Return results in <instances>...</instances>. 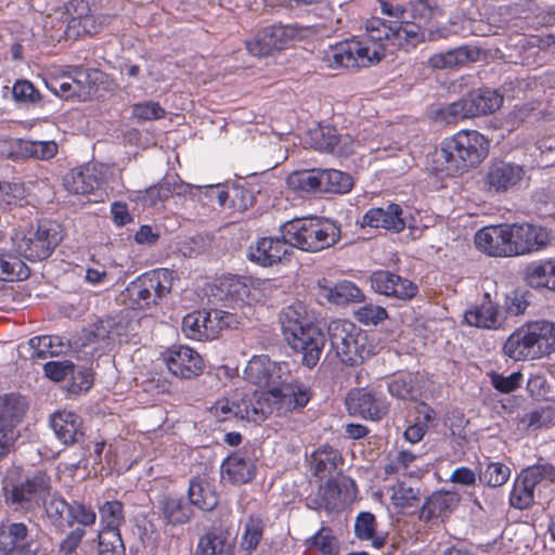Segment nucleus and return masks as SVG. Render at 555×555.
<instances>
[{
  "label": "nucleus",
  "instance_id": "nucleus-1",
  "mask_svg": "<svg viewBox=\"0 0 555 555\" xmlns=\"http://www.w3.org/2000/svg\"><path fill=\"white\" fill-rule=\"evenodd\" d=\"M417 22H386L379 17L366 21L365 34L360 39L341 41L330 47L323 57L328 68H359L370 66L390 48L409 50L425 39Z\"/></svg>",
  "mask_w": 555,
  "mask_h": 555
},
{
  "label": "nucleus",
  "instance_id": "nucleus-2",
  "mask_svg": "<svg viewBox=\"0 0 555 555\" xmlns=\"http://www.w3.org/2000/svg\"><path fill=\"white\" fill-rule=\"evenodd\" d=\"M489 142L476 130H462L444 139L433 154L434 169L456 176L478 166L488 155Z\"/></svg>",
  "mask_w": 555,
  "mask_h": 555
},
{
  "label": "nucleus",
  "instance_id": "nucleus-3",
  "mask_svg": "<svg viewBox=\"0 0 555 555\" xmlns=\"http://www.w3.org/2000/svg\"><path fill=\"white\" fill-rule=\"evenodd\" d=\"M282 331L288 345L302 353V363L309 369L314 367L320 360L325 337L321 328L310 321L302 304H294L286 309Z\"/></svg>",
  "mask_w": 555,
  "mask_h": 555
},
{
  "label": "nucleus",
  "instance_id": "nucleus-4",
  "mask_svg": "<svg viewBox=\"0 0 555 555\" xmlns=\"http://www.w3.org/2000/svg\"><path fill=\"white\" fill-rule=\"evenodd\" d=\"M504 353L516 361L540 359L555 352V322H529L506 339Z\"/></svg>",
  "mask_w": 555,
  "mask_h": 555
},
{
  "label": "nucleus",
  "instance_id": "nucleus-5",
  "mask_svg": "<svg viewBox=\"0 0 555 555\" xmlns=\"http://www.w3.org/2000/svg\"><path fill=\"white\" fill-rule=\"evenodd\" d=\"M282 232L292 247L318 253L334 246L340 240V227L327 219L304 218L286 222Z\"/></svg>",
  "mask_w": 555,
  "mask_h": 555
},
{
  "label": "nucleus",
  "instance_id": "nucleus-6",
  "mask_svg": "<svg viewBox=\"0 0 555 555\" xmlns=\"http://www.w3.org/2000/svg\"><path fill=\"white\" fill-rule=\"evenodd\" d=\"M330 344L336 357L345 364L363 363L374 352L365 331L347 320H334L327 327Z\"/></svg>",
  "mask_w": 555,
  "mask_h": 555
},
{
  "label": "nucleus",
  "instance_id": "nucleus-7",
  "mask_svg": "<svg viewBox=\"0 0 555 555\" xmlns=\"http://www.w3.org/2000/svg\"><path fill=\"white\" fill-rule=\"evenodd\" d=\"M51 490V477L43 470H35L7 483L5 502L14 511L34 512L46 505Z\"/></svg>",
  "mask_w": 555,
  "mask_h": 555
},
{
  "label": "nucleus",
  "instance_id": "nucleus-8",
  "mask_svg": "<svg viewBox=\"0 0 555 555\" xmlns=\"http://www.w3.org/2000/svg\"><path fill=\"white\" fill-rule=\"evenodd\" d=\"M13 250L29 261L47 259L59 245L62 236L59 225L49 221H41L37 228L18 230L12 236Z\"/></svg>",
  "mask_w": 555,
  "mask_h": 555
},
{
  "label": "nucleus",
  "instance_id": "nucleus-9",
  "mask_svg": "<svg viewBox=\"0 0 555 555\" xmlns=\"http://www.w3.org/2000/svg\"><path fill=\"white\" fill-rule=\"evenodd\" d=\"M172 280V272L168 269L145 272L131 282L127 288L131 302L139 309L156 306L163 297L170 293Z\"/></svg>",
  "mask_w": 555,
  "mask_h": 555
},
{
  "label": "nucleus",
  "instance_id": "nucleus-10",
  "mask_svg": "<svg viewBox=\"0 0 555 555\" xmlns=\"http://www.w3.org/2000/svg\"><path fill=\"white\" fill-rule=\"evenodd\" d=\"M309 31V27L298 24L271 25L259 30L254 39L247 42V50L256 56L268 55L288 48L297 40H302Z\"/></svg>",
  "mask_w": 555,
  "mask_h": 555
},
{
  "label": "nucleus",
  "instance_id": "nucleus-11",
  "mask_svg": "<svg viewBox=\"0 0 555 555\" xmlns=\"http://www.w3.org/2000/svg\"><path fill=\"white\" fill-rule=\"evenodd\" d=\"M210 411L221 422L241 418L260 423L267 418L269 405L262 400H257L255 391L251 395L235 392L231 398L218 400Z\"/></svg>",
  "mask_w": 555,
  "mask_h": 555
},
{
  "label": "nucleus",
  "instance_id": "nucleus-12",
  "mask_svg": "<svg viewBox=\"0 0 555 555\" xmlns=\"http://www.w3.org/2000/svg\"><path fill=\"white\" fill-rule=\"evenodd\" d=\"M255 398L268 403V415L273 411H276L279 415H284L305 408L310 400V391L304 385L288 382L287 377L283 376L281 383L270 390L255 391Z\"/></svg>",
  "mask_w": 555,
  "mask_h": 555
},
{
  "label": "nucleus",
  "instance_id": "nucleus-13",
  "mask_svg": "<svg viewBox=\"0 0 555 555\" xmlns=\"http://www.w3.org/2000/svg\"><path fill=\"white\" fill-rule=\"evenodd\" d=\"M0 555H47L41 541L25 522L0 525Z\"/></svg>",
  "mask_w": 555,
  "mask_h": 555
},
{
  "label": "nucleus",
  "instance_id": "nucleus-14",
  "mask_svg": "<svg viewBox=\"0 0 555 555\" xmlns=\"http://www.w3.org/2000/svg\"><path fill=\"white\" fill-rule=\"evenodd\" d=\"M508 257L531 254L550 244L546 229L531 223L505 224Z\"/></svg>",
  "mask_w": 555,
  "mask_h": 555
},
{
  "label": "nucleus",
  "instance_id": "nucleus-15",
  "mask_svg": "<svg viewBox=\"0 0 555 555\" xmlns=\"http://www.w3.org/2000/svg\"><path fill=\"white\" fill-rule=\"evenodd\" d=\"M27 401L24 397L10 393L0 397V455H8L15 436L14 427L22 422Z\"/></svg>",
  "mask_w": 555,
  "mask_h": 555
},
{
  "label": "nucleus",
  "instance_id": "nucleus-16",
  "mask_svg": "<svg viewBox=\"0 0 555 555\" xmlns=\"http://www.w3.org/2000/svg\"><path fill=\"white\" fill-rule=\"evenodd\" d=\"M346 405L351 415L378 421L388 412L385 397L375 390L360 388L348 392Z\"/></svg>",
  "mask_w": 555,
  "mask_h": 555
},
{
  "label": "nucleus",
  "instance_id": "nucleus-17",
  "mask_svg": "<svg viewBox=\"0 0 555 555\" xmlns=\"http://www.w3.org/2000/svg\"><path fill=\"white\" fill-rule=\"evenodd\" d=\"M168 370L178 377L192 378L203 371L202 357L188 346H172L163 353Z\"/></svg>",
  "mask_w": 555,
  "mask_h": 555
},
{
  "label": "nucleus",
  "instance_id": "nucleus-18",
  "mask_svg": "<svg viewBox=\"0 0 555 555\" xmlns=\"http://www.w3.org/2000/svg\"><path fill=\"white\" fill-rule=\"evenodd\" d=\"M284 367L285 364L273 362L268 356H255L248 361L244 370V378L254 385L270 390L278 383H281L284 376Z\"/></svg>",
  "mask_w": 555,
  "mask_h": 555
},
{
  "label": "nucleus",
  "instance_id": "nucleus-19",
  "mask_svg": "<svg viewBox=\"0 0 555 555\" xmlns=\"http://www.w3.org/2000/svg\"><path fill=\"white\" fill-rule=\"evenodd\" d=\"M370 282L376 293L401 300H410L417 293V286L412 281L386 270L373 272Z\"/></svg>",
  "mask_w": 555,
  "mask_h": 555
},
{
  "label": "nucleus",
  "instance_id": "nucleus-20",
  "mask_svg": "<svg viewBox=\"0 0 555 555\" xmlns=\"http://www.w3.org/2000/svg\"><path fill=\"white\" fill-rule=\"evenodd\" d=\"M282 234H284L282 232ZM293 247L286 242L284 235L279 237H262L248 250V259L259 266L270 267L282 261Z\"/></svg>",
  "mask_w": 555,
  "mask_h": 555
},
{
  "label": "nucleus",
  "instance_id": "nucleus-21",
  "mask_svg": "<svg viewBox=\"0 0 555 555\" xmlns=\"http://www.w3.org/2000/svg\"><path fill=\"white\" fill-rule=\"evenodd\" d=\"M423 459L422 452H416L413 447L398 448L390 452L384 465V474L388 476H409L420 478L423 470L420 468L418 463Z\"/></svg>",
  "mask_w": 555,
  "mask_h": 555
},
{
  "label": "nucleus",
  "instance_id": "nucleus-22",
  "mask_svg": "<svg viewBox=\"0 0 555 555\" xmlns=\"http://www.w3.org/2000/svg\"><path fill=\"white\" fill-rule=\"evenodd\" d=\"M50 426L57 439L64 444L79 442L83 436L82 420L72 411H57L50 417Z\"/></svg>",
  "mask_w": 555,
  "mask_h": 555
},
{
  "label": "nucleus",
  "instance_id": "nucleus-23",
  "mask_svg": "<svg viewBox=\"0 0 555 555\" xmlns=\"http://www.w3.org/2000/svg\"><path fill=\"white\" fill-rule=\"evenodd\" d=\"M402 214L403 210L398 204H388L386 207H374L364 214L362 225L376 229L382 228L399 233L405 228Z\"/></svg>",
  "mask_w": 555,
  "mask_h": 555
},
{
  "label": "nucleus",
  "instance_id": "nucleus-24",
  "mask_svg": "<svg viewBox=\"0 0 555 555\" xmlns=\"http://www.w3.org/2000/svg\"><path fill=\"white\" fill-rule=\"evenodd\" d=\"M524 176L525 169L522 166L498 162L489 168L486 180L490 189L496 192H506L515 188L524 179Z\"/></svg>",
  "mask_w": 555,
  "mask_h": 555
},
{
  "label": "nucleus",
  "instance_id": "nucleus-25",
  "mask_svg": "<svg viewBox=\"0 0 555 555\" xmlns=\"http://www.w3.org/2000/svg\"><path fill=\"white\" fill-rule=\"evenodd\" d=\"M243 314L244 317L235 312L223 311L218 309L203 311V340L216 339L223 330L236 328L240 324L243 323V319L247 318L246 313Z\"/></svg>",
  "mask_w": 555,
  "mask_h": 555
},
{
  "label": "nucleus",
  "instance_id": "nucleus-26",
  "mask_svg": "<svg viewBox=\"0 0 555 555\" xmlns=\"http://www.w3.org/2000/svg\"><path fill=\"white\" fill-rule=\"evenodd\" d=\"M256 474L254 461L240 452L228 456L221 465V477L224 481L232 485H243L249 482Z\"/></svg>",
  "mask_w": 555,
  "mask_h": 555
},
{
  "label": "nucleus",
  "instance_id": "nucleus-27",
  "mask_svg": "<svg viewBox=\"0 0 555 555\" xmlns=\"http://www.w3.org/2000/svg\"><path fill=\"white\" fill-rule=\"evenodd\" d=\"M505 224L480 229L475 235L476 247L494 257H508Z\"/></svg>",
  "mask_w": 555,
  "mask_h": 555
},
{
  "label": "nucleus",
  "instance_id": "nucleus-28",
  "mask_svg": "<svg viewBox=\"0 0 555 555\" xmlns=\"http://www.w3.org/2000/svg\"><path fill=\"white\" fill-rule=\"evenodd\" d=\"M460 495L452 491H436L424 502L420 519L422 521H433L435 519L447 517L457 506Z\"/></svg>",
  "mask_w": 555,
  "mask_h": 555
},
{
  "label": "nucleus",
  "instance_id": "nucleus-29",
  "mask_svg": "<svg viewBox=\"0 0 555 555\" xmlns=\"http://www.w3.org/2000/svg\"><path fill=\"white\" fill-rule=\"evenodd\" d=\"M465 322L479 328L496 330L503 324V317L499 307L485 294V301L468 309L464 314Z\"/></svg>",
  "mask_w": 555,
  "mask_h": 555
},
{
  "label": "nucleus",
  "instance_id": "nucleus-30",
  "mask_svg": "<svg viewBox=\"0 0 555 555\" xmlns=\"http://www.w3.org/2000/svg\"><path fill=\"white\" fill-rule=\"evenodd\" d=\"M319 296L334 305H346L351 301H360L363 297L359 287L350 281H340L331 285L326 279L318 282Z\"/></svg>",
  "mask_w": 555,
  "mask_h": 555
},
{
  "label": "nucleus",
  "instance_id": "nucleus-31",
  "mask_svg": "<svg viewBox=\"0 0 555 555\" xmlns=\"http://www.w3.org/2000/svg\"><path fill=\"white\" fill-rule=\"evenodd\" d=\"M67 192L76 195H87L99 189L100 180L91 165L72 169L63 180Z\"/></svg>",
  "mask_w": 555,
  "mask_h": 555
},
{
  "label": "nucleus",
  "instance_id": "nucleus-32",
  "mask_svg": "<svg viewBox=\"0 0 555 555\" xmlns=\"http://www.w3.org/2000/svg\"><path fill=\"white\" fill-rule=\"evenodd\" d=\"M524 278L532 288H547L555 292V259L529 263L525 269Z\"/></svg>",
  "mask_w": 555,
  "mask_h": 555
},
{
  "label": "nucleus",
  "instance_id": "nucleus-33",
  "mask_svg": "<svg viewBox=\"0 0 555 555\" xmlns=\"http://www.w3.org/2000/svg\"><path fill=\"white\" fill-rule=\"evenodd\" d=\"M320 139L317 146L320 151L328 152L337 155H349L354 153L359 141H353L349 135H338L337 130L333 127H321L319 132Z\"/></svg>",
  "mask_w": 555,
  "mask_h": 555
},
{
  "label": "nucleus",
  "instance_id": "nucleus-34",
  "mask_svg": "<svg viewBox=\"0 0 555 555\" xmlns=\"http://www.w3.org/2000/svg\"><path fill=\"white\" fill-rule=\"evenodd\" d=\"M159 511L164 520L173 526L188 522L193 513L190 504L176 494L163 495L159 500Z\"/></svg>",
  "mask_w": 555,
  "mask_h": 555
},
{
  "label": "nucleus",
  "instance_id": "nucleus-35",
  "mask_svg": "<svg viewBox=\"0 0 555 555\" xmlns=\"http://www.w3.org/2000/svg\"><path fill=\"white\" fill-rule=\"evenodd\" d=\"M465 99L474 117L491 114L503 104V96L489 88L473 90L465 95Z\"/></svg>",
  "mask_w": 555,
  "mask_h": 555
},
{
  "label": "nucleus",
  "instance_id": "nucleus-36",
  "mask_svg": "<svg viewBox=\"0 0 555 555\" xmlns=\"http://www.w3.org/2000/svg\"><path fill=\"white\" fill-rule=\"evenodd\" d=\"M233 547L228 532L214 529L198 540L194 555H233Z\"/></svg>",
  "mask_w": 555,
  "mask_h": 555
},
{
  "label": "nucleus",
  "instance_id": "nucleus-37",
  "mask_svg": "<svg viewBox=\"0 0 555 555\" xmlns=\"http://www.w3.org/2000/svg\"><path fill=\"white\" fill-rule=\"evenodd\" d=\"M286 183L296 192L322 193L320 169L294 171L288 175Z\"/></svg>",
  "mask_w": 555,
  "mask_h": 555
},
{
  "label": "nucleus",
  "instance_id": "nucleus-38",
  "mask_svg": "<svg viewBox=\"0 0 555 555\" xmlns=\"http://www.w3.org/2000/svg\"><path fill=\"white\" fill-rule=\"evenodd\" d=\"M220 292V299L242 307L249 294L248 286L237 276L225 278L217 286Z\"/></svg>",
  "mask_w": 555,
  "mask_h": 555
},
{
  "label": "nucleus",
  "instance_id": "nucleus-39",
  "mask_svg": "<svg viewBox=\"0 0 555 555\" xmlns=\"http://www.w3.org/2000/svg\"><path fill=\"white\" fill-rule=\"evenodd\" d=\"M321 191L322 193L344 194L351 190L352 178L335 169H320Z\"/></svg>",
  "mask_w": 555,
  "mask_h": 555
},
{
  "label": "nucleus",
  "instance_id": "nucleus-40",
  "mask_svg": "<svg viewBox=\"0 0 555 555\" xmlns=\"http://www.w3.org/2000/svg\"><path fill=\"white\" fill-rule=\"evenodd\" d=\"M411 17L424 26L443 15L438 0H412L409 3Z\"/></svg>",
  "mask_w": 555,
  "mask_h": 555
},
{
  "label": "nucleus",
  "instance_id": "nucleus-41",
  "mask_svg": "<svg viewBox=\"0 0 555 555\" xmlns=\"http://www.w3.org/2000/svg\"><path fill=\"white\" fill-rule=\"evenodd\" d=\"M189 500L192 505L197 506L203 511H211L218 504V498L208 483L192 480L188 490Z\"/></svg>",
  "mask_w": 555,
  "mask_h": 555
},
{
  "label": "nucleus",
  "instance_id": "nucleus-42",
  "mask_svg": "<svg viewBox=\"0 0 555 555\" xmlns=\"http://www.w3.org/2000/svg\"><path fill=\"white\" fill-rule=\"evenodd\" d=\"M18 154L22 157H34L37 159L48 160L57 153V144L54 141H17Z\"/></svg>",
  "mask_w": 555,
  "mask_h": 555
},
{
  "label": "nucleus",
  "instance_id": "nucleus-43",
  "mask_svg": "<svg viewBox=\"0 0 555 555\" xmlns=\"http://www.w3.org/2000/svg\"><path fill=\"white\" fill-rule=\"evenodd\" d=\"M29 346L34 350L33 356L38 359L60 356L66 348L61 337L54 335L33 337L29 339Z\"/></svg>",
  "mask_w": 555,
  "mask_h": 555
},
{
  "label": "nucleus",
  "instance_id": "nucleus-44",
  "mask_svg": "<svg viewBox=\"0 0 555 555\" xmlns=\"http://www.w3.org/2000/svg\"><path fill=\"white\" fill-rule=\"evenodd\" d=\"M469 51L470 50L467 47H460L446 52L433 54L428 59V65L435 69H446L462 65L468 62Z\"/></svg>",
  "mask_w": 555,
  "mask_h": 555
},
{
  "label": "nucleus",
  "instance_id": "nucleus-45",
  "mask_svg": "<svg viewBox=\"0 0 555 555\" xmlns=\"http://www.w3.org/2000/svg\"><path fill=\"white\" fill-rule=\"evenodd\" d=\"M435 116L437 120L448 125H455L461 120L474 118L465 96L440 107L436 111Z\"/></svg>",
  "mask_w": 555,
  "mask_h": 555
},
{
  "label": "nucleus",
  "instance_id": "nucleus-46",
  "mask_svg": "<svg viewBox=\"0 0 555 555\" xmlns=\"http://www.w3.org/2000/svg\"><path fill=\"white\" fill-rule=\"evenodd\" d=\"M13 249L12 253H0V271L5 278L25 280L29 275V269Z\"/></svg>",
  "mask_w": 555,
  "mask_h": 555
},
{
  "label": "nucleus",
  "instance_id": "nucleus-47",
  "mask_svg": "<svg viewBox=\"0 0 555 555\" xmlns=\"http://www.w3.org/2000/svg\"><path fill=\"white\" fill-rule=\"evenodd\" d=\"M534 490L543 482L555 483V467L550 463H538L521 470L519 474Z\"/></svg>",
  "mask_w": 555,
  "mask_h": 555
},
{
  "label": "nucleus",
  "instance_id": "nucleus-48",
  "mask_svg": "<svg viewBox=\"0 0 555 555\" xmlns=\"http://www.w3.org/2000/svg\"><path fill=\"white\" fill-rule=\"evenodd\" d=\"M421 501V491L404 482H398L391 488V502L395 507L409 508L416 506Z\"/></svg>",
  "mask_w": 555,
  "mask_h": 555
},
{
  "label": "nucleus",
  "instance_id": "nucleus-49",
  "mask_svg": "<svg viewBox=\"0 0 555 555\" xmlns=\"http://www.w3.org/2000/svg\"><path fill=\"white\" fill-rule=\"evenodd\" d=\"M101 555H121L125 551L119 529L102 528L98 534Z\"/></svg>",
  "mask_w": 555,
  "mask_h": 555
},
{
  "label": "nucleus",
  "instance_id": "nucleus-50",
  "mask_svg": "<svg viewBox=\"0 0 555 555\" xmlns=\"http://www.w3.org/2000/svg\"><path fill=\"white\" fill-rule=\"evenodd\" d=\"M533 501L534 490L518 475L509 495L511 506L517 509H526L532 505Z\"/></svg>",
  "mask_w": 555,
  "mask_h": 555
},
{
  "label": "nucleus",
  "instance_id": "nucleus-51",
  "mask_svg": "<svg viewBox=\"0 0 555 555\" xmlns=\"http://www.w3.org/2000/svg\"><path fill=\"white\" fill-rule=\"evenodd\" d=\"M340 502V489L335 480H327L318 490L315 504L317 508H324L327 512L336 509Z\"/></svg>",
  "mask_w": 555,
  "mask_h": 555
},
{
  "label": "nucleus",
  "instance_id": "nucleus-52",
  "mask_svg": "<svg viewBox=\"0 0 555 555\" xmlns=\"http://www.w3.org/2000/svg\"><path fill=\"white\" fill-rule=\"evenodd\" d=\"M511 476V468L500 462H489L479 474V479L489 487L496 488L505 485Z\"/></svg>",
  "mask_w": 555,
  "mask_h": 555
},
{
  "label": "nucleus",
  "instance_id": "nucleus-53",
  "mask_svg": "<svg viewBox=\"0 0 555 555\" xmlns=\"http://www.w3.org/2000/svg\"><path fill=\"white\" fill-rule=\"evenodd\" d=\"M309 548L314 547L323 555H336L339 551L337 539L333 535L332 530L322 527L313 537L306 542Z\"/></svg>",
  "mask_w": 555,
  "mask_h": 555
},
{
  "label": "nucleus",
  "instance_id": "nucleus-54",
  "mask_svg": "<svg viewBox=\"0 0 555 555\" xmlns=\"http://www.w3.org/2000/svg\"><path fill=\"white\" fill-rule=\"evenodd\" d=\"M46 514L53 526L61 531L67 527L68 513L70 504L62 498H53L49 503L46 502Z\"/></svg>",
  "mask_w": 555,
  "mask_h": 555
},
{
  "label": "nucleus",
  "instance_id": "nucleus-55",
  "mask_svg": "<svg viewBox=\"0 0 555 555\" xmlns=\"http://www.w3.org/2000/svg\"><path fill=\"white\" fill-rule=\"evenodd\" d=\"M99 513L104 528L119 529L125 522L124 505L119 501H106L99 507Z\"/></svg>",
  "mask_w": 555,
  "mask_h": 555
},
{
  "label": "nucleus",
  "instance_id": "nucleus-56",
  "mask_svg": "<svg viewBox=\"0 0 555 555\" xmlns=\"http://www.w3.org/2000/svg\"><path fill=\"white\" fill-rule=\"evenodd\" d=\"M170 197V191L166 185V181H162L156 185H152L143 191L134 194V201L143 206H155L159 202H164Z\"/></svg>",
  "mask_w": 555,
  "mask_h": 555
},
{
  "label": "nucleus",
  "instance_id": "nucleus-57",
  "mask_svg": "<svg viewBox=\"0 0 555 555\" xmlns=\"http://www.w3.org/2000/svg\"><path fill=\"white\" fill-rule=\"evenodd\" d=\"M96 514L90 507L79 501L70 503L67 527H73L75 522L82 527H90L95 524Z\"/></svg>",
  "mask_w": 555,
  "mask_h": 555
},
{
  "label": "nucleus",
  "instance_id": "nucleus-58",
  "mask_svg": "<svg viewBox=\"0 0 555 555\" xmlns=\"http://www.w3.org/2000/svg\"><path fill=\"white\" fill-rule=\"evenodd\" d=\"M313 460L315 463L317 474H320L325 470L331 472L335 469L337 463L340 461V455L337 450L325 446L314 452Z\"/></svg>",
  "mask_w": 555,
  "mask_h": 555
},
{
  "label": "nucleus",
  "instance_id": "nucleus-59",
  "mask_svg": "<svg viewBox=\"0 0 555 555\" xmlns=\"http://www.w3.org/2000/svg\"><path fill=\"white\" fill-rule=\"evenodd\" d=\"M388 391L392 397L402 400L414 398V382L411 375H401L388 383Z\"/></svg>",
  "mask_w": 555,
  "mask_h": 555
},
{
  "label": "nucleus",
  "instance_id": "nucleus-60",
  "mask_svg": "<svg viewBox=\"0 0 555 555\" xmlns=\"http://www.w3.org/2000/svg\"><path fill=\"white\" fill-rule=\"evenodd\" d=\"M262 538V525L260 521L249 519L245 525V531L242 537V548L251 552L254 551Z\"/></svg>",
  "mask_w": 555,
  "mask_h": 555
},
{
  "label": "nucleus",
  "instance_id": "nucleus-61",
  "mask_svg": "<svg viewBox=\"0 0 555 555\" xmlns=\"http://www.w3.org/2000/svg\"><path fill=\"white\" fill-rule=\"evenodd\" d=\"M356 318L360 323L365 325H376L387 318V311L380 306L369 304L360 307L356 311Z\"/></svg>",
  "mask_w": 555,
  "mask_h": 555
},
{
  "label": "nucleus",
  "instance_id": "nucleus-62",
  "mask_svg": "<svg viewBox=\"0 0 555 555\" xmlns=\"http://www.w3.org/2000/svg\"><path fill=\"white\" fill-rule=\"evenodd\" d=\"M12 94L15 101L24 103H36L40 101V93L28 80H17L13 88Z\"/></svg>",
  "mask_w": 555,
  "mask_h": 555
},
{
  "label": "nucleus",
  "instance_id": "nucleus-63",
  "mask_svg": "<svg viewBox=\"0 0 555 555\" xmlns=\"http://www.w3.org/2000/svg\"><path fill=\"white\" fill-rule=\"evenodd\" d=\"M375 516L370 512H362L358 515L354 522V533L360 540L373 539L375 533Z\"/></svg>",
  "mask_w": 555,
  "mask_h": 555
},
{
  "label": "nucleus",
  "instance_id": "nucleus-64",
  "mask_svg": "<svg viewBox=\"0 0 555 555\" xmlns=\"http://www.w3.org/2000/svg\"><path fill=\"white\" fill-rule=\"evenodd\" d=\"M86 530L82 527H76L70 530L65 538L60 542L59 554L60 555H78L77 548L80 545Z\"/></svg>",
  "mask_w": 555,
  "mask_h": 555
}]
</instances>
